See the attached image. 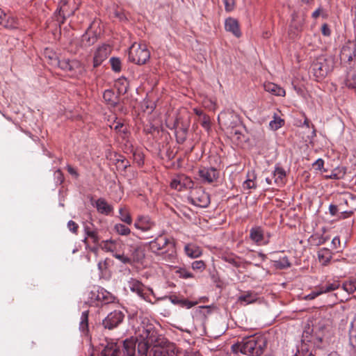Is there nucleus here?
<instances>
[{
    "instance_id": "4468645a",
    "label": "nucleus",
    "mask_w": 356,
    "mask_h": 356,
    "mask_svg": "<svg viewBox=\"0 0 356 356\" xmlns=\"http://www.w3.org/2000/svg\"><path fill=\"white\" fill-rule=\"evenodd\" d=\"M356 56V45L348 42L344 45L341 51V58L344 60L351 61Z\"/></svg>"
},
{
    "instance_id": "aec40b11",
    "label": "nucleus",
    "mask_w": 356,
    "mask_h": 356,
    "mask_svg": "<svg viewBox=\"0 0 356 356\" xmlns=\"http://www.w3.org/2000/svg\"><path fill=\"white\" fill-rule=\"evenodd\" d=\"M128 286L132 292L136 293L140 297H144L145 286L139 280L131 278L128 281Z\"/></svg>"
},
{
    "instance_id": "dca6fc26",
    "label": "nucleus",
    "mask_w": 356,
    "mask_h": 356,
    "mask_svg": "<svg viewBox=\"0 0 356 356\" xmlns=\"http://www.w3.org/2000/svg\"><path fill=\"white\" fill-rule=\"evenodd\" d=\"M225 28L227 31L232 33L236 38L241 37V32L239 29L238 22L236 19L232 17L226 19Z\"/></svg>"
},
{
    "instance_id": "a19ab883",
    "label": "nucleus",
    "mask_w": 356,
    "mask_h": 356,
    "mask_svg": "<svg viewBox=\"0 0 356 356\" xmlns=\"http://www.w3.org/2000/svg\"><path fill=\"white\" fill-rule=\"evenodd\" d=\"M343 289L348 293H353L356 291V280H351L343 284Z\"/></svg>"
},
{
    "instance_id": "393cba45",
    "label": "nucleus",
    "mask_w": 356,
    "mask_h": 356,
    "mask_svg": "<svg viewBox=\"0 0 356 356\" xmlns=\"http://www.w3.org/2000/svg\"><path fill=\"white\" fill-rule=\"evenodd\" d=\"M250 238L257 244L264 240V232L260 227H252L250 231Z\"/></svg>"
},
{
    "instance_id": "cd10ccee",
    "label": "nucleus",
    "mask_w": 356,
    "mask_h": 356,
    "mask_svg": "<svg viewBox=\"0 0 356 356\" xmlns=\"http://www.w3.org/2000/svg\"><path fill=\"white\" fill-rule=\"evenodd\" d=\"M118 242L114 240L102 241L99 247L105 252H114L117 248Z\"/></svg>"
},
{
    "instance_id": "a878e982",
    "label": "nucleus",
    "mask_w": 356,
    "mask_h": 356,
    "mask_svg": "<svg viewBox=\"0 0 356 356\" xmlns=\"http://www.w3.org/2000/svg\"><path fill=\"white\" fill-rule=\"evenodd\" d=\"M186 255L191 258L199 257L202 254L201 249L193 244H187L184 248Z\"/></svg>"
},
{
    "instance_id": "39448f33",
    "label": "nucleus",
    "mask_w": 356,
    "mask_h": 356,
    "mask_svg": "<svg viewBox=\"0 0 356 356\" xmlns=\"http://www.w3.org/2000/svg\"><path fill=\"white\" fill-rule=\"evenodd\" d=\"M113 257L124 264H132L134 262H139L145 257L143 248L140 245H131L129 255L124 254H114Z\"/></svg>"
},
{
    "instance_id": "0e129e2a",
    "label": "nucleus",
    "mask_w": 356,
    "mask_h": 356,
    "mask_svg": "<svg viewBox=\"0 0 356 356\" xmlns=\"http://www.w3.org/2000/svg\"><path fill=\"white\" fill-rule=\"evenodd\" d=\"M67 170L70 175L75 177H77L79 176V174L77 173L76 170L70 165H67Z\"/></svg>"
},
{
    "instance_id": "69168bd1",
    "label": "nucleus",
    "mask_w": 356,
    "mask_h": 356,
    "mask_svg": "<svg viewBox=\"0 0 356 356\" xmlns=\"http://www.w3.org/2000/svg\"><path fill=\"white\" fill-rule=\"evenodd\" d=\"M329 211L332 216H335L338 212L337 206L334 204H330L329 207Z\"/></svg>"
},
{
    "instance_id": "338daca9",
    "label": "nucleus",
    "mask_w": 356,
    "mask_h": 356,
    "mask_svg": "<svg viewBox=\"0 0 356 356\" xmlns=\"http://www.w3.org/2000/svg\"><path fill=\"white\" fill-rule=\"evenodd\" d=\"M181 305L183 306H186L187 308H191L194 305L193 302L187 300H181Z\"/></svg>"
},
{
    "instance_id": "c03bdc74",
    "label": "nucleus",
    "mask_w": 356,
    "mask_h": 356,
    "mask_svg": "<svg viewBox=\"0 0 356 356\" xmlns=\"http://www.w3.org/2000/svg\"><path fill=\"white\" fill-rule=\"evenodd\" d=\"M275 266L279 269H284L291 266V263L286 257H284L278 261H275Z\"/></svg>"
},
{
    "instance_id": "e433bc0d",
    "label": "nucleus",
    "mask_w": 356,
    "mask_h": 356,
    "mask_svg": "<svg viewBox=\"0 0 356 356\" xmlns=\"http://www.w3.org/2000/svg\"><path fill=\"white\" fill-rule=\"evenodd\" d=\"M103 98L108 104L115 106L118 103L117 96L114 92L111 90H106L103 94Z\"/></svg>"
},
{
    "instance_id": "4c0bfd02",
    "label": "nucleus",
    "mask_w": 356,
    "mask_h": 356,
    "mask_svg": "<svg viewBox=\"0 0 356 356\" xmlns=\"http://www.w3.org/2000/svg\"><path fill=\"white\" fill-rule=\"evenodd\" d=\"M222 259L226 262L231 264L236 268L240 267L242 263L239 257L233 254L225 255L222 257Z\"/></svg>"
},
{
    "instance_id": "052dcab7",
    "label": "nucleus",
    "mask_w": 356,
    "mask_h": 356,
    "mask_svg": "<svg viewBox=\"0 0 356 356\" xmlns=\"http://www.w3.org/2000/svg\"><path fill=\"white\" fill-rule=\"evenodd\" d=\"M322 34L325 36H330L331 34V31L329 28V26L327 24H323L321 27Z\"/></svg>"
},
{
    "instance_id": "c756f323",
    "label": "nucleus",
    "mask_w": 356,
    "mask_h": 356,
    "mask_svg": "<svg viewBox=\"0 0 356 356\" xmlns=\"http://www.w3.org/2000/svg\"><path fill=\"white\" fill-rule=\"evenodd\" d=\"M84 232L88 238H90L95 244H99V236L97 229H91L89 226L84 227Z\"/></svg>"
},
{
    "instance_id": "e2e57ef3",
    "label": "nucleus",
    "mask_w": 356,
    "mask_h": 356,
    "mask_svg": "<svg viewBox=\"0 0 356 356\" xmlns=\"http://www.w3.org/2000/svg\"><path fill=\"white\" fill-rule=\"evenodd\" d=\"M340 246V239L339 236H335L332 241V247L337 249Z\"/></svg>"
},
{
    "instance_id": "bf43d9fd",
    "label": "nucleus",
    "mask_w": 356,
    "mask_h": 356,
    "mask_svg": "<svg viewBox=\"0 0 356 356\" xmlns=\"http://www.w3.org/2000/svg\"><path fill=\"white\" fill-rule=\"evenodd\" d=\"M123 127L124 124L121 122H115L110 125L111 129H114L117 131H121Z\"/></svg>"
},
{
    "instance_id": "473e14b6",
    "label": "nucleus",
    "mask_w": 356,
    "mask_h": 356,
    "mask_svg": "<svg viewBox=\"0 0 356 356\" xmlns=\"http://www.w3.org/2000/svg\"><path fill=\"white\" fill-rule=\"evenodd\" d=\"M120 346L117 343H111L104 349L105 356H121Z\"/></svg>"
},
{
    "instance_id": "1a4fd4ad",
    "label": "nucleus",
    "mask_w": 356,
    "mask_h": 356,
    "mask_svg": "<svg viewBox=\"0 0 356 356\" xmlns=\"http://www.w3.org/2000/svg\"><path fill=\"white\" fill-rule=\"evenodd\" d=\"M111 53V47L108 44H102L97 48L94 53L93 67H97L106 60Z\"/></svg>"
},
{
    "instance_id": "ea45409f",
    "label": "nucleus",
    "mask_w": 356,
    "mask_h": 356,
    "mask_svg": "<svg viewBox=\"0 0 356 356\" xmlns=\"http://www.w3.org/2000/svg\"><path fill=\"white\" fill-rule=\"evenodd\" d=\"M88 327V313L83 312L81 314L80 322V330L83 332H87Z\"/></svg>"
},
{
    "instance_id": "774afa93",
    "label": "nucleus",
    "mask_w": 356,
    "mask_h": 356,
    "mask_svg": "<svg viewBox=\"0 0 356 356\" xmlns=\"http://www.w3.org/2000/svg\"><path fill=\"white\" fill-rule=\"evenodd\" d=\"M321 9L319 8L318 9H316L313 13H312V17L314 18V19H316L317 17H319L320 14H321Z\"/></svg>"
},
{
    "instance_id": "6ab92c4d",
    "label": "nucleus",
    "mask_w": 356,
    "mask_h": 356,
    "mask_svg": "<svg viewBox=\"0 0 356 356\" xmlns=\"http://www.w3.org/2000/svg\"><path fill=\"white\" fill-rule=\"evenodd\" d=\"M137 340L131 337L123 341V353L127 356H134L136 353V346Z\"/></svg>"
},
{
    "instance_id": "3c124183",
    "label": "nucleus",
    "mask_w": 356,
    "mask_h": 356,
    "mask_svg": "<svg viewBox=\"0 0 356 356\" xmlns=\"http://www.w3.org/2000/svg\"><path fill=\"white\" fill-rule=\"evenodd\" d=\"M206 265L202 260L195 261L192 263L193 270L202 271L205 269Z\"/></svg>"
},
{
    "instance_id": "423d86ee",
    "label": "nucleus",
    "mask_w": 356,
    "mask_h": 356,
    "mask_svg": "<svg viewBox=\"0 0 356 356\" xmlns=\"http://www.w3.org/2000/svg\"><path fill=\"white\" fill-rule=\"evenodd\" d=\"M286 171L280 165H276L270 177H266V183L273 187H282L286 183Z\"/></svg>"
},
{
    "instance_id": "7ed1b4c3",
    "label": "nucleus",
    "mask_w": 356,
    "mask_h": 356,
    "mask_svg": "<svg viewBox=\"0 0 356 356\" xmlns=\"http://www.w3.org/2000/svg\"><path fill=\"white\" fill-rule=\"evenodd\" d=\"M129 60L137 65H143L149 60L150 52L146 44L134 43L129 49Z\"/></svg>"
},
{
    "instance_id": "49530a36",
    "label": "nucleus",
    "mask_w": 356,
    "mask_h": 356,
    "mask_svg": "<svg viewBox=\"0 0 356 356\" xmlns=\"http://www.w3.org/2000/svg\"><path fill=\"white\" fill-rule=\"evenodd\" d=\"M284 120L279 117H274V120H271L269 126L273 130H277L284 125Z\"/></svg>"
},
{
    "instance_id": "c85d7f7f",
    "label": "nucleus",
    "mask_w": 356,
    "mask_h": 356,
    "mask_svg": "<svg viewBox=\"0 0 356 356\" xmlns=\"http://www.w3.org/2000/svg\"><path fill=\"white\" fill-rule=\"evenodd\" d=\"M318 257L323 265H327L332 259V252L329 249L322 248L318 252Z\"/></svg>"
},
{
    "instance_id": "f257e3e1",
    "label": "nucleus",
    "mask_w": 356,
    "mask_h": 356,
    "mask_svg": "<svg viewBox=\"0 0 356 356\" xmlns=\"http://www.w3.org/2000/svg\"><path fill=\"white\" fill-rule=\"evenodd\" d=\"M266 346V341L264 338L249 337L234 344L232 348L236 353L241 352L245 355L260 356L264 353Z\"/></svg>"
},
{
    "instance_id": "20e7f679",
    "label": "nucleus",
    "mask_w": 356,
    "mask_h": 356,
    "mask_svg": "<svg viewBox=\"0 0 356 356\" xmlns=\"http://www.w3.org/2000/svg\"><path fill=\"white\" fill-rule=\"evenodd\" d=\"M332 68V65L330 60L323 57H319L312 63L311 72L315 76L316 81H319L327 76Z\"/></svg>"
},
{
    "instance_id": "2eb2a0df",
    "label": "nucleus",
    "mask_w": 356,
    "mask_h": 356,
    "mask_svg": "<svg viewBox=\"0 0 356 356\" xmlns=\"http://www.w3.org/2000/svg\"><path fill=\"white\" fill-rule=\"evenodd\" d=\"M153 356H177L172 346L163 347L161 345H154L152 348Z\"/></svg>"
},
{
    "instance_id": "6e6552de",
    "label": "nucleus",
    "mask_w": 356,
    "mask_h": 356,
    "mask_svg": "<svg viewBox=\"0 0 356 356\" xmlns=\"http://www.w3.org/2000/svg\"><path fill=\"white\" fill-rule=\"evenodd\" d=\"M173 243L174 241L172 240L169 239L163 235H160L154 241L149 243V248L152 252L160 255L162 252L169 247L170 243Z\"/></svg>"
},
{
    "instance_id": "f3484780",
    "label": "nucleus",
    "mask_w": 356,
    "mask_h": 356,
    "mask_svg": "<svg viewBox=\"0 0 356 356\" xmlns=\"http://www.w3.org/2000/svg\"><path fill=\"white\" fill-rule=\"evenodd\" d=\"M258 299L257 294L252 291H246L238 297L237 302L245 306L255 302Z\"/></svg>"
},
{
    "instance_id": "603ef678",
    "label": "nucleus",
    "mask_w": 356,
    "mask_h": 356,
    "mask_svg": "<svg viewBox=\"0 0 356 356\" xmlns=\"http://www.w3.org/2000/svg\"><path fill=\"white\" fill-rule=\"evenodd\" d=\"M170 185L172 188L178 191H181L185 184L181 182V178H179L172 180Z\"/></svg>"
},
{
    "instance_id": "5701e85b",
    "label": "nucleus",
    "mask_w": 356,
    "mask_h": 356,
    "mask_svg": "<svg viewBox=\"0 0 356 356\" xmlns=\"http://www.w3.org/2000/svg\"><path fill=\"white\" fill-rule=\"evenodd\" d=\"M83 68L81 62L78 60L74 59L70 60L67 72H69L72 76H76L79 74H81L83 72Z\"/></svg>"
},
{
    "instance_id": "f704fd0d",
    "label": "nucleus",
    "mask_w": 356,
    "mask_h": 356,
    "mask_svg": "<svg viewBox=\"0 0 356 356\" xmlns=\"http://www.w3.org/2000/svg\"><path fill=\"white\" fill-rule=\"evenodd\" d=\"M256 175L254 172H248V179L243 182V187L244 189H252L256 188L255 183Z\"/></svg>"
},
{
    "instance_id": "864d4df0",
    "label": "nucleus",
    "mask_w": 356,
    "mask_h": 356,
    "mask_svg": "<svg viewBox=\"0 0 356 356\" xmlns=\"http://www.w3.org/2000/svg\"><path fill=\"white\" fill-rule=\"evenodd\" d=\"M54 177L57 184H61L64 181L63 174L59 169L55 171Z\"/></svg>"
},
{
    "instance_id": "bb28decb",
    "label": "nucleus",
    "mask_w": 356,
    "mask_h": 356,
    "mask_svg": "<svg viewBox=\"0 0 356 356\" xmlns=\"http://www.w3.org/2000/svg\"><path fill=\"white\" fill-rule=\"evenodd\" d=\"M96 208L97 211L103 214H108L112 211V207L104 199L99 198L96 201Z\"/></svg>"
},
{
    "instance_id": "0eeeda50",
    "label": "nucleus",
    "mask_w": 356,
    "mask_h": 356,
    "mask_svg": "<svg viewBox=\"0 0 356 356\" xmlns=\"http://www.w3.org/2000/svg\"><path fill=\"white\" fill-rule=\"evenodd\" d=\"M190 199L194 205L202 208H206L210 203L209 195L202 188L192 190Z\"/></svg>"
},
{
    "instance_id": "7c9ffc66",
    "label": "nucleus",
    "mask_w": 356,
    "mask_h": 356,
    "mask_svg": "<svg viewBox=\"0 0 356 356\" xmlns=\"http://www.w3.org/2000/svg\"><path fill=\"white\" fill-rule=\"evenodd\" d=\"M305 19L300 18L298 14L294 12L292 14V19L291 22V28L296 29V31H300L304 24Z\"/></svg>"
},
{
    "instance_id": "79ce46f5",
    "label": "nucleus",
    "mask_w": 356,
    "mask_h": 356,
    "mask_svg": "<svg viewBox=\"0 0 356 356\" xmlns=\"http://www.w3.org/2000/svg\"><path fill=\"white\" fill-rule=\"evenodd\" d=\"M97 38L95 36L90 35L89 33H86L82 35L81 41L85 46H90L93 44Z\"/></svg>"
},
{
    "instance_id": "4be33fe9",
    "label": "nucleus",
    "mask_w": 356,
    "mask_h": 356,
    "mask_svg": "<svg viewBox=\"0 0 356 356\" xmlns=\"http://www.w3.org/2000/svg\"><path fill=\"white\" fill-rule=\"evenodd\" d=\"M264 90L274 95L284 97L285 95V90L280 86L268 82L264 85Z\"/></svg>"
},
{
    "instance_id": "09e8293b",
    "label": "nucleus",
    "mask_w": 356,
    "mask_h": 356,
    "mask_svg": "<svg viewBox=\"0 0 356 356\" xmlns=\"http://www.w3.org/2000/svg\"><path fill=\"white\" fill-rule=\"evenodd\" d=\"M112 70L116 72L121 70V61L119 58L113 57L110 59Z\"/></svg>"
},
{
    "instance_id": "c9c22d12",
    "label": "nucleus",
    "mask_w": 356,
    "mask_h": 356,
    "mask_svg": "<svg viewBox=\"0 0 356 356\" xmlns=\"http://www.w3.org/2000/svg\"><path fill=\"white\" fill-rule=\"evenodd\" d=\"M349 343L355 349H356V318L351 323L349 330Z\"/></svg>"
},
{
    "instance_id": "ddd939ff",
    "label": "nucleus",
    "mask_w": 356,
    "mask_h": 356,
    "mask_svg": "<svg viewBox=\"0 0 356 356\" xmlns=\"http://www.w3.org/2000/svg\"><path fill=\"white\" fill-rule=\"evenodd\" d=\"M163 259L168 264H175L177 262V254L175 248V242L170 243L169 247L160 254Z\"/></svg>"
},
{
    "instance_id": "9b49d317",
    "label": "nucleus",
    "mask_w": 356,
    "mask_h": 356,
    "mask_svg": "<svg viewBox=\"0 0 356 356\" xmlns=\"http://www.w3.org/2000/svg\"><path fill=\"white\" fill-rule=\"evenodd\" d=\"M143 333L140 334V337L143 338L142 340L150 341L151 343H154V345L163 344V341L159 342L156 332L152 324L147 325L146 327H143Z\"/></svg>"
},
{
    "instance_id": "a211bd4d",
    "label": "nucleus",
    "mask_w": 356,
    "mask_h": 356,
    "mask_svg": "<svg viewBox=\"0 0 356 356\" xmlns=\"http://www.w3.org/2000/svg\"><path fill=\"white\" fill-rule=\"evenodd\" d=\"M134 226L142 231H147L154 226V222L148 216H139L135 222Z\"/></svg>"
},
{
    "instance_id": "f8f14e48",
    "label": "nucleus",
    "mask_w": 356,
    "mask_h": 356,
    "mask_svg": "<svg viewBox=\"0 0 356 356\" xmlns=\"http://www.w3.org/2000/svg\"><path fill=\"white\" fill-rule=\"evenodd\" d=\"M199 175L203 181L210 184L218 179L219 172L215 168H203L199 170Z\"/></svg>"
},
{
    "instance_id": "37998d69",
    "label": "nucleus",
    "mask_w": 356,
    "mask_h": 356,
    "mask_svg": "<svg viewBox=\"0 0 356 356\" xmlns=\"http://www.w3.org/2000/svg\"><path fill=\"white\" fill-rule=\"evenodd\" d=\"M114 229L118 234H119L120 235H124V236H127V235L129 234L131 232V230L129 227H127L124 225L120 224V223L116 224L115 225Z\"/></svg>"
},
{
    "instance_id": "a18cd8bd",
    "label": "nucleus",
    "mask_w": 356,
    "mask_h": 356,
    "mask_svg": "<svg viewBox=\"0 0 356 356\" xmlns=\"http://www.w3.org/2000/svg\"><path fill=\"white\" fill-rule=\"evenodd\" d=\"M60 3H62V5L60 7L58 13H59V16L63 17V19L60 21V22L63 23L65 17L70 16L71 14H72V13L68 12L65 9V5L67 3V0H62L60 1Z\"/></svg>"
},
{
    "instance_id": "58836bf2",
    "label": "nucleus",
    "mask_w": 356,
    "mask_h": 356,
    "mask_svg": "<svg viewBox=\"0 0 356 356\" xmlns=\"http://www.w3.org/2000/svg\"><path fill=\"white\" fill-rule=\"evenodd\" d=\"M120 218L122 221L124 222L128 225H131L132 222V218L125 208H120L119 210Z\"/></svg>"
},
{
    "instance_id": "5fc2aeb1",
    "label": "nucleus",
    "mask_w": 356,
    "mask_h": 356,
    "mask_svg": "<svg viewBox=\"0 0 356 356\" xmlns=\"http://www.w3.org/2000/svg\"><path fill=\"white\" fill-rule=\"evenodd\" d=\"M225 4V9L227 12L232 11L235 6L234 0H223Z\"/></svg>"
},
{
    "instance_id": "2f4dec72",
    "label": "nucleus",
    "mask_w": 356,
    "mask_h": 356,
    "mask_svg": "<svg viewBox=\"0 0 356 356\" xmlns=\"http://www.w3.org/2000/svg\"><path fill=\"white\" fill-rule=\"evenodd\" d=\"M18 20L13 16H6L3 22H0V25L8 29H15L18 27Z\"/></svg>"
},
{
    "instance_id": "680f3d73",
    "label": "nucleus",
    "mask_w": 356,
    "mask_h": 356,
    "mask_svg": "<svg viewBox=\"0 0 356 356\" xmlns=\"http://www.w3.org/2000/svg\"><path fill=\"white\" fill-rule=\"evenodd\" d=\"M323 165H324V161L321 159H318L314 162V163L313 164V166L316 170H321L323 167Z\"/></svg>"
},
{
    "instance_id": "f03ea898",
    "label": "nucleus",
    "mask_w": 356,
    "mask_h": 356,
    "mask_svg": "<svg viewBox=\"0 0 356 356\" xmlns=\"http://www.w3.org/2000/svg\"><path fill=\"white\" fill-rule=\"evenodd\" d=\"M88 296L90 304H95L96 306L109 304L115 299L110 292L96 285L90 287Z\"/></svg>"
},
{
    "instance_id": "72a5a7b5",
    "label": "nucleus",
    "mask_w": 356,
    "mask_h": 356,
    "mask_svg": "<svg viewBox=\"0 0 356 356\" xmlns=\"http://www.w3.org/2000/svg\"><path fill=\"white\" fill-rule=\"evenodd\" d=\"M150 341L141 340L138 343L137 350L138 356H147Z\"/></svg>"
},
{
    "instance_id": "9d476101",
    "label": "nucleus",
    "mask_w": 356,
    "mask_h": 356,
    "mask_svg": "<svg viewBox=\"0 0 356 356\" xmlns=\"http://www.w3.org/2000/svg\"><path fill=\"white\" fill-rule=\"evenodd\" d=\"M124 318V314L120 311H114L111 312L104 320L103 325L105 328L112 330L116 327L122 323Z\"/></svg>"
},
{
    "instance_id": "6e6d98bb",
    "label": "nucleus",
    "mask_w": 356,
    "mask_h": 356,
    "mask_svg": "<svg viewBox=\"0 0 356 356\" xmlns=\"http://www.w3.org/2000/svg\"><path fill=\"white\" fill-rule=\"evenodd\" d=\"M67 227L74 234H76L78 232L79 225L73 220H70L67 222Z\"/></svg>"
},
{
    "instance_id": "4d7b16f0",
    "label": "nucleus",
    "mask_w": 356,
    "mask_h": 356,
    "mask_svg": "<svg viewBox=\"0 0 356 356\" xmlns=\"http://www.w3.org/2000/svg\"><path fill=\"white\" fill-rule=\"evenodd\" d=\"M70 59H63L58 61V66L60 69L63 70L67 72L69 64H70Z\"/></svg>"
},
{
    "instance_id": "b1692460",
    "label": "nucleus",
    "mask_w": 356,
    "mask_h": 356,
    "mask_svg": "<svg viewBox=\"0 0 356 356\" xmlns=\"http://www.w3.org/2000/svg\"><path fill=\"white\" fill-rule=\"evenodd\" d=\"M339 287V284L337 282H327L325 283H321L317 286V289L321 292V295L323 293H327L332 292Z\"/></svg>"
},
{
    "instance_id": "13d9d810",
    "label": "nucleus",
    "mask_w": 356,
    "mask_h": 356,
    "mask_svg": "<svg viewBox=\"0 0 356 356\" xmlns=\"http://www.w3.org/2000/svg\"><path fill=\"white\" fill-rule=\"evenodd\" d=\"M320 295H321V292L319 293L317 287H316L315 289L312 293H310L307 296H305L304 299L306 300H313Z\"/></svg>"
},
{
    "instance_id": "412c9836",
    "label": "nucleus",
    "mask_w": 356,
    "mask_h": 356,
    "mask_svg": "<svg viewBox=\"0 0 356 356\" xmlns=\"http://www.w3.org/2000/svg\"><path fill=\"white\" fill-rule=\"evenodd\" d=\"M316 330L318 332L316 339L319 341L322 342L328 337L330 331V326L324 323H319L318 325L316 327Z\"/></svg>"
},
{
    "instance_id": "de8ad7c7",
    "label": "nucleus",
    "mask_w": 356,
    "mask_h": 356,
    "mask_svg": "<svg viewBox=\"0 0 356 356\" xmlns=\"http://www.w3.org/2000/svg\"><path fill=\"white\" fill-rule=\"evenodd\" d=\"M177 275L180 278L188 279L193 277V273L187 270L186 268H179L176 270Z\"/></svg>"
},
{
    "instance_id": "8fccbe9b",
    "label": "nucleus",
    "mask_w": 356,
    "mask_h": 356,
    "mask_svg": "<svg viewBox=\"0 0 356 356\" xmlns=\"http://www.w3.org/2000/svg\"><path fill=\"white\" fill-rule=\"evenodd\" d=\"M200 124L206 130H209L211 127L210 118L208 115L204 114L200 117Z\"/></svg>"
}]
</instances>
